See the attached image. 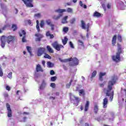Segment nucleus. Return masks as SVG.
<instances>
[{"mask_svg":"<svg viewBox=\"0 0 126 126\" xmlns=\"http://www.w3.org/2000/svg\"><path fill=\"white\" fill-rule=\"evenodd\" d=\"M50 99H52L53 100H55V97H53V96H50Z\"/></svg>","mask_w":126,"mask_h":126,"instance_id":"57","label":"nucleus"},{"mask_svg":"<svg viewBox=\"0 0 126 126\" xmlns=\"http://www.w3.org/2000/svg\"><path fill=\"white\" fill-rule=\"evenodd\" d=\"M47 25H49L51 28V30L54 31L55 30V25L52 23V20L51 19H47L45 21Z\"/></svg>","mask_w":126,"mask_h":126,"instance_id":"11","label":"nucleus"},{"mask_svg":"<svg viewBox=\"0 0 126 126\" xmlns=\"http://www.w3.org/2000/svg\"><path fill=\"white\" fill-rule=\"evenodd\" d=\"M36 70L37 72H39V71L43 72V69H42V67H41V65L40 64H38L36 65Z\"/></svg>","mask_w":126,"mask_h":126,"instance_id":"20","label":"nucleus"},{"mask_svg":"<svg viewBox=\"0 0 126 126\" xmlns=\"http://www.w3.org/2000/svg\"><path fill=\"white\" fill-rule=\"evenodd\" d=\"M45 55L44 56V58L45 59H48L49 60H51V59H52V57H51V56L49 55V54H47V53H46V52L44 53Z\"/></svg>","mask_w":126,"mask_h":126,"instance_id":"30","label":"nucleus"},{"mask_svg":"<svg viewBox=\"0 0 126 126\" xmlns=\"http://www.w3.org/2000/svg\"><path fill=\"white\" fill-rule=\"evenodd\" d=\"M102 6L104 10V11H106V5L105 4H102Z\"/></svg>","mask_w":126,"mask_h":126,"instance_id":"47","label":"nucleus"},{"mask_svg":"<svg viewBox=\"0 0 126 126\" xmlns=\"http://www.w3.org/2000/svg\"><path fill=\"white\" fill-rule=\"evenodd\" d=\"M66 4H67V5H71V3H70V2H67Z\"/></svg>","mask_w":126,"mask_h":126,"instance_id":"58","label":"nucleus"},{"mask_svg":"<svg viewBox=\"0 0 126 126\" xmlns=\"http://www.w3.org/2000/svg\"><path fill=\"white\" fill-rule=\"evenodd\" d=\"M118 49L117 52L116 53V55H114L112 56V60L115 63H119L121 62V54L123 53V50H122V45L119 43L117 44Z\"/></svg>","mask_w":126,"mask_h":126,"instance_id":"3","label":"nucleus"},{"mask_svg":"<svg viewBox=\"0 0 126 126\" xmlns=\"http://www.w3.org/2000/svg\"><path fill=\"white\" fill-rule=\"evenodd\" d=\"M116 43H117V35H115L113 37V38L112 40V46H115V45H116Z\"/></svg>","mask_w":126,"mask_h":126,"instance_id":"16","label":"nucleus"},{"mask_svg":"<svg viewBox=\"0 0 126 126\" xmlns=\"http://www.w3.org/2000/svg\"><path fill=\"white\" fill-rule=\"evenodd\" d=\"M78 43H80L81 46H82L83 47V49L85 47V46H84V43H83V41H81V40H79L78 41Z\"/></svg>","mask_w":126,"mask_h":126,"instance_id":"33","label":"nucleus"},{"mask_svg":"<svg viewBox=\"0 0 126 126\" xmlns=\"http://www.w3.org/2000/svg\"><path fill=\"white\" fill-rule=\"evenodd\" d=\"M67 18H68V16H64L63 19L62 21V23L63 24H65L67 23Z\"/></svg>","mask_w":126,"mask_h":126,"instance_id":"17","label":"nucleus"},{"mask_svg":"<svg viewBox=\"0 0 126 126\" xmlns=\"http://www.w3.org/2000/svg\"><path fill=\"white\" fill-rule=\"evenodd\" d=\"M52 47H53V48H54L55 50L58 51H61V49H62V48H63H63H64V47H63V45L59 44L57 41H55L52 43Z\"/></svg>","mask_w":126,"mask_h":126,"instance_id":"6","label":"nucleus"},{"mask_svg":"<svg viewBox=\"0 0 126 126\" xmlns=\"http://www.w3.org/2000/svg\"><path fill=\"white\" fill-rule=\"evenodd\" d=\"M8 77L9 78H11L12 77V72H9V73L8 74Z\"/></svg>","mask_w":126,"mask_h":126,"instance_id":"44","label":"nucleus"},{"mask_svg":"<svg viewBox=\"0 0 126 126\" xmlns=\"http://www.w3.org/2000/svg\"><path fill=\"white\" fill-rule=\"evenodd\" d=\"M69 45L70 48H71L72 49H74V46H73V44L72 43V42L71 41L69 42Z\"/></svg>","mask_w":126,"mask_h":126,"instance_id":"39","label":"nucleus"},{"mask_svg":"<svg viewBox=\"0 0 126 126\" xmlns=\"http://www.w3.org/2000/svg\"><path fill=\"white\" fill-rule=\"evenodd\" d=\"M55 12H57L58 13H60L58 16L57 15H54L52 17V18L54 20H59L63 15V12H66V9H56L55 10Z\"/></svg>","mask_w":126,"mask_h":126,"instance_id":"4","label":"nucleus"},{"mask_svg":"<svg viewBox=\"0 0 126 126\" xmlns=\"http://www.w3.org/2000/svg\"><path fill=\"white\" fill-rule=\"evenodd\" d=\"M79 95L80 96H81L82 95L83 96H84L85 95V93L84 92V90L82 89L79 91Z\"/></svg>","mask_w":126,"mask_h":126,"instance_id":"26","label":"nucleus"},{"mask_svg":"<svg viewBox=\"0 0 126 126\" xmlns=\"http://www.w3.org/2000/svg\"><path fill=\"white\" fill-rule=\"evenodd\" d=\"M79 4L80 6H83V3H82V1H80Z\"/></svg>","mask_w":126,"mask_h":126,"instance_id":"53","label":"nucleus"},{"mask_svg":"<svg viewBox=\"0 0 126 126\" xmlns=\"http://www.w3.org/2000/svg\"><path fill=\"white\" fill-rule=\"evenodd\" d=\"M85 126H89V124H88V123H85Z\"/></svg>","mask_w":126,"mask_h":126,"instance_id":"60","label":"nucleus"},{"mask_svg":"<svg viewBox=\"0 0 126 126\" xmlns=\"http://www.w3.org/2000/svg\"><path fill=\"white\" fill-rule=\"evenodd\" d=\"M72 81H73V80L72 79H71L69 83L66 85V88L67 89L70 88V86H71V83H72Z\"/></svg>","mask_w":126,"mask_h":126,"instance_id":"28","label":"nucleus"},{"mask_svg":"<svg viewBox=\"0 0 126 126\" xmlns=\"http://www.w3.org/2000/svg\"><path fill=\"white\" fill-rule=\"evenodd\" d=\"M24 35L23 38H22V42L23 43H25L26 42H27V41L26 40V32H25V30H21V32H19V35L20 36V37H22L23 35Z\"/></svg>","mask_w":126,"mask_h":126,"instance_id":"7","label":"nucleus"},{"mask_svg":"<svg viewBox=\"0 0 126 126\" xmlns=\"http://www.w3.org/2000/svg\"><path fill=\"white\" fill-rule=\"evenodd\" d=\"M51 81H56L57 80V76H53L51 78Z\"/></svg>","mask_w":126,"mask_h":126,"instance_id":"38","label":"nucleus"},{"mask_svg":"<svg viewBox=\"0 0 126 126\" xmlns=\"http://www.w3.org/2000/svg\"><path fill=\"white\" fill-rule=\"evenodd\" d=\"M67 12L68 13H72V9L71 8H67Z\"/></svg>","mask_w":126,"mask_h":126,"instance_id":"35","label":"nucleus"},{"mask_svg":"<svg viewBox=\"0 0 126 126\" xmlns=\"http://www.w3.org/2000/svg\"><path fill=\"white\" fill-rule=\"evenodd\" d=\"M23 114L24 115H29V113L28 112H24Z\"/></svg>","mask_w":126,"mask_h":126,"instance_id":"59","label":"nucleus"},{"mask_svg":"<svg viewBox=\"0 0 126 126\" xmlns=\"http://www.w3.org/2000/svg\"><path fill=\"white\" fill-rule=\"evenodd\" d=\"M36 25H39V21L38 20L36 21Z\"/></svg>","mask_w":126,"mask_h":126,"instance_id":"63","label":"nucleus"},{"mask_svg":"<svg viewBox=\"0 0 126 126\" xmlns=\"http://www.w3.org/2000/svg\"><path fill=\"white\" fill-rule=\"evenodd\" d=\"M6 106L7 110V117L8 118H11V117H12V110L10 108V105L8 103H6Z\"/></svg>","mask_w":126,"mask_h":126,"instance_id":"9","label":"nucleus"},{"mask_svg":"<svg viewBox=\"0 0 126 126\" xmlns=\"http://www.w3.org/2000/svg\"><path fill=\"white\" fill-rule=\"evenodd\" d=\"M49 37L50 38V39H54V34H51L50 35H49Z\"/></svg>","mask_w":126,"mask_h":126,"instance_id":"51","label":"nucleus"},{"mask_svg":"<svg viewBox=\"0 0 126 126\" xmlns=\"http://www.w3.org/2000/svg\"><path fill=\"white\" fill-rule=\"evenodd\" d=\"M46 48L47 49V51L49 52V53H50L51 54L54 53V50L50 46L47 45L46 46Z\"/></svg>","mask_w":126,"mask_h":126,"instance_id":"23","label":"nucleus"},{"mask_svg":"<svg viewBox=\"0 0 126 126\" xmlns=\"http://www.w3.org/2000/svg\"><path fill=\"white\" fill-rule=\"evenodd\" d=\"M89 101L87 100L86 101L85 106V112H87L88 111V109H89Z\"/></svg>","mask_w":126,"mask_h":126,"instance_id":"21","label":"nucleus"},{"mask_svg":"<svg viewBox=\"0 0 126 126\" xmlns=\"http://www.w3.org/2000/svg\"><path fill=\"white\" fill-rule=\"evenodd\" d=\"M63 69H64V70H67V68L66 67V66H63Z\"/></svg>","mask_w":126,"mask_h":126,"instance_id":"56","label":"nucleus"},{"mask_svg":"<svg viewBox=\"0 0 126 126\" xmlns=\"http://www.w3.org/2000/svg\"><path fill=\"white\" fill-rule=\"evenodd\" d=\"M98 111H99V108L98 107V104H95L94 106V114H97L98 113Z\"/></svg>","mask_w":126,"mask_h":126,"instance_id":"19","label":"nucleus"},{"mask_svg":"<svg viewBox=\"0 0 126 126\" xmlns=\"http://www.w3.org/2000/svg\"><path fill=\"white\" fill-rule=\"evenodd\" d=\"M118 40H119V41H120V42H122V35H118Z\"/></svg>","mask_w":126,"mask_h":126,"instance_id":"41","label":"nucleus"},{"mask_svg":"<svg viewBox=\"0 0 126 126\" xmlns=\"http://www.w3.org/2000/svg\"><path fill=\"white\" fill-rule=\"evenodd\" d=\"M46 82L45 81V80H43L42 81V84L39 86V89H40V90H43V89H44L46 87Z\"/></svg>","mask_w":126,"mask_h":126,"instance_id":"15","label":"nucleus"},{"mask_svg":"<svg viewBox=\"0 0 126 126\" xmlns=\"http://www.w3.org/2000/svg\"><path fill=\"white\" fill-rule=\"evenodd\" d=\"M73 63L75 65H77V64L79 63V61L78 60V59H77V58H74L73 59Z\"/></svg>","mask_w":126,"mask_h":126,"instance_id":"24","label":"nucleus"},{"mask_svg":"<svg viewBox=\"0 0 126 126\" xmlns=\"http://www.w3.org/2000/svg\"><path fill=\"white\" fill-rule=\"evenodd\" d=\"M46 35L47 37H49V36L51 35L50 32L49 31L47 32L46 33Z\"/></svg>","mask_w":126,"mask_h":126,"instance_id":"49","label":"nucleus"},{"mask_svg":"<svg viewBox=\"0 0 126 126\" xmlns=\"http://www.w3.org/2000/svg\"><path fill=\"white\" fill-rule=\"evenodd\" d=\"M42 63L43 65L44 66H45V63H46V62H45V61H43L42 62Z\"/></svg>","mask_w":126,"mask_h":126,"instance_id":"55","label":"nucleus"},{"mask_svg":"<svg viewBox=\"0 0 126 126\" xmlns=\"http://www.w3.org/2000/svg\"><path fill=\"white\" fill-rule=\"evenodd\" d=\"M19 92H20V91H17V95H19Z\"/></svg>","mask_w":126,"mask_h":126,"instance_id":"64","label":"nucleus"},{"mask_svg":"<svg viewBox=\"0 0 126 126\" xmlns=\"http://www.w3.org/2000/svg\"><path fill=\"white\" fill-rule=\"evenodd\" d=\"M93 16L94 17H101V13L95 11L93 14Z\"/></svg>","mask_w":126,"mask_h":126,"instance_id":"22","label":"nucleus"},{"mask_svg":"<svg viewBox=\"0 0 126 126\" xmlns=\"http://www.w3.org/2000/svg\"><path fill=\"white\" fill-rule=\"evenodd\" d=\"M76 19L75 18H72L70 21V22L71 23V24H73V23H74V22H75L76 21Z\"/></svg>","mask_w":126,"mask_h":126,"instance_id":"37","label":"nucleus"},{"mask_svg":"<svg viewBox=\"0 0 126 126\" xmlns=\"http://www.w3.org/2000/svg\"><path fill=\"white\" fill-rule=\"evenodd\" d=\"M17 25L15 24H13L12 25V29L13 30V31H16L17 30Z\"/></svg>","mask_w":126,"mask_h":126,"instance_id":"31","label":"nucleus"},{"mask_svg":"<svg viewBox=\"0 0 126 126\" xmlns=\"http://www.w3.org/2000/svg\"><path fill=\"white\" fill-rule=\"evenodd\" d=\"M1 40V46L2 48L5 47V42H7L8 44L10 43H14L15 40H16V37L15 36L9 35L6 36L5 35H2L0 38Z\"/></svg>","mask_w":126,"mask_h":126,"instance_id":"2","label":"nucleus"},{"mask_svg":"<svg viewBox=\"0 0 126 126\" xmlns=\"http://www.w3.org/2000/svg\"><path fill=\"white\" fill-rule=\"evenodd\" d=\"M63 32H65V33H66L67 32H68V28L67 27H64L63 29Z\"/></svg>","mask_w":126,"mask_h":126,"instance_id":"36","label":"nucleus"},{"mask_svg":"<svg viewBox=\"0 0 126 126\" xmlns=\"http://www.w3.org/2000/svg\"><path fill=\"white\" fill-rule=\"evenodd\" d=\"M107 8H108V9H111V5L110 4V3L107 4Z\"/></svg>","mask_w":126,"mask_h":126,"instance_id":"50","label":"nucleus"},{"mask_svg":"<svg viewBox=\"0 0 126 126\" xmlns=\"http://www.w3.org/2000/svg\"><path fill=\"white\" fill-rule=\"evenodd\" d=\"M3 96L4 97V98H8V93H4L3 94Z\"/></svg>","mask_w":126,"mask_h":126,"instance_id":"40","label":"nucleus"},{"mask_svg":"<svg viewBox=\"0 0 126 126\" xmlns=\"http://www.w3.org/2000/svg\"><path fill=\"white\" fill-rule=\"evenodd\" d=\"M107 73L106 72H100L99 74V79L100 81H103V76H105Z\"/></svg>","mask_w":126,"mask_h":126,"instance_id":"14","label":"nucleus"},{"mask_svg":"<svg viewBox=\"0 0 126 126\" xmlns=\"http://www.w3.org/2000/svg\"><path fill=\"white\" fill-rule=\"evenodd\" d=\"M27 50L28 53H29V54H30V55L32 56V48H31V47L27 46Z\"/></svg>","mask_w":126,"mask_h":126,"instance_id":"25","label":"nucleus"},{"mask_svg":"<svg viewBox=\"0 0 126 126\" xmlns=\"http://www.w3.org/2000/svg\"><path fill=\"white\" fill-rule=\"evenodd\" d=\"M35 36L37 37V38H35V42H41L42 38L44 37V35L41 33H36Z\"/></svg>","mask_w":126,"mask_h":126,"instance_id":"12","label":"nucleus"},{"mask_svg":"<svg viewBox=\"0 0 126 126\" xmlns=\"http://www.w3.org/2000/svg\"><path fill=\"white\" fill-rule=\"evenodd\" d=\"M34 17H37L38 18H40L41 17V13H38L37 14H35L34 15Z\"/></svg>","mask_w":126,"mask_h":126,"instance_id":"34","label":"nucleus"},{"mask_svg":"<svg viewBox=\"0 0 126 126\" xmlns=\"http://www.w3.org/2000/svg\"><path fill=\"white\" fill-rule=\"evenodd\" d=\"M81 27L82 29H84V30H87V34L86 37L88 38H89V28H90V23H88L87 25L85 24V22L84 21L82 20L81 21Z\"/></svg>","mask_w":126,"mask_h":126,"instance_id":"5","label":"nucleus"},{"mask_svg":"<svg viewBox=\"0 0 126 126\" xmlns=\"http://www.w3.org/2000/svg\"><path fill=\"white\" fill-rule=\"evenodd\" d=\"M28 23L29 24V25H31V24H32V22H31V20H28Z\"/></svg>","mask_w":126,"mask_h":126,"instance_id":"52","label":"nucleus"},{"mask_svg":"<svg viewBox=\"0 0 126 126\" xmlns=\"http://www.w3.org/2000/svg\"><path fill=\"white\" fill-rule=\"evenodd\" d=\"M36 30H37L38 33L40 32V26H39V25H36Z\"/></svg>","mask_w":126,"mask_h":126,"instance_id":"43","label":"nucleus"},{"mask_svg":"<svg viewBox=\"0 0 126 126\" xmlns=\"http://www.w3.org/2000/svg\"><path fill=\"white\" fill-rule=\"evenodd\" d=\"M10 87L9 86H6V90H7L8 91H10Z\"/></svg>","mask_w":126,"mask_h":126,"instance_id":"46","label":"nucleus"},{"mask_svg":"<svg viewBox=\"0 0 126 126\" xmlns=\"http://www.w3.org/2000/svg\"><path fill=\"white\" fill-rule=\"evenodd\" d=\"M46 53V49L42 47H40L37 50V55L38 57H41L42 55Z\"/></svg>","mask_w":126,"mask_h":126,"instance_id":"10","label":"nucleus"},{"mask_svg":"<svg viewBox=\"0 0 126 126\" xmlns=\"http://www.w3.org/2000/svg\"><path fill=\"white\" fill-rule=\"evenodd\" d=\"M116 78L113 77L111 80L108 82L107 89L104 88L103 89V91L106 96H110V101H113V99H114V91H112V90L113 89V86L116 84Z\"/></svg>","mask_w":126,"mask_h":126,"instance_id":"1","label":"nucleus"},{"mask_svg":"<svg viewBox=\"0 0 126 126\" xmlns=\"http://www.w3.org/2000/svg\"><path fill=\"white\" fill-rule=\"evenodd\" d=\"M96 75H97V71L96 70L94 71L92 73V76L91 77V78L92 79V78L96 76Z\"/></svg>","mask_w":126,"mask_h":126,"instance_id":"29","label":"nucleus"},{"mask_svg":"<svg viewBox=\"0 0 126 126\" xmlns=\"http://www.w3.org/2000/svg\"><path fill=\"white\" fill-rule=\"evenodd\" d=\"M74 98L77 102L76 103H74V105H75V106H76H76H78V103H79V102H80V98H79L78 97H76L75 96H74Z\"/></svg>","mask_w":126,"mask_h":126,"instance_id":"18","label":"nucleus"},{"mask_svg":"<svg viewBox=\"0 0 126 126\" xmlns=\"http://www.w3.org/2000/svg\"><path fill=\"white\" fill-rule=\"evenodd\" d=\"M99 86L100 87H104V86H105V84H100Z\"/></svg>","mask_w":126,"mask_h":126,"instance_id":"54","label":"nucleus"},{"mask_svg":"<svg viewBox=\"0 0 126 126\" xmlns=\"http://www.w3.org/2000/svg\"><path fill=\"white\" fill-rule=\"evenodd\" d=\"M47 65L49 66V67H52V63L50 62H47Z\"/></svg>","mask_w":126,"mask_h":126,"instance_id":"45","label":"nucleus"},{"mask_svg":"<svg viewBox=\"0 0 126 126\" xmlns=\"http://www.w3.org/2000/svg\"><path fill=\"white\" fill-rule=\"evenodd\" d=\"M50 86H51V87H52V88H56V84H55L54 83H52L50 84Z\"/></svg>","mask_w":126,"mask_h":126,"instance_id":"42","label":"nucleus"},{"mask_svg":"<svg viewBox=\"0 0 126 126\" xmlns=\"http://www.w3.org/2000/svg\"><path fill=\"white\" fill-rule=\"evenodd\" d=\"M50 74L51 75H54L55 74V71H54V70H51L50 71Z\"/></svg>","mask_w":126,"mask_h":126,"instance_id":"48","label":"nucleus"},{"mask_svg":"<svg viewBox=\"0 0 126 126\" xmlns=\"http://www.w3.org/2000/svg\"><path fill=\"white\" fill-rule=\"evenodd\" d=\"M80 109L81 110V111H82L83 110V106H81Z\"/></svg>","mask_w":126,"mask_h":126,"instance_id":"62","label":"nucleus"},{"mask_svg":"<svg viewBox=\"0 0 126 126\" xmlns=\"http://www.w3.org/2000/svg\"><path fill=\"white\" fill-rule=\"evenodd\" d=\"M108 105V98L105 97L103 99V108L104 109H106L107 108Z\"/></svg>","mask_w":126,"mask_h":126,"instance_id":"13","label":"nucleus"},{"mask_svg":"<svg viewBox=\"0 0 126 126\" xmlns=\"http://www.w3.org/2000/svg\"><path fill=\"white\" fill-rule=\"evenodd\" d=\"M56 96H59L60 95V93H56Z\"/></svg>","mask_w":126,"mask_h":126,"instance_id":"61","label":"nucleus"},{"mask_svg":"<svg viewBox=\"0 0 126 126\" xmlns=\"http://www.w3.org/2000/svg\"><path fill=\"white\" fill-rule=\"evenodd\" d=\"M68 39L66 37H64V39L62 40V43H63V45H65L67 43V41Z\"/></svg>","mask_w":126,"mask_h":126,"instance_id":"27","label":"nucleus"},{"mask_svg":"<svg viewBox=\"0 0 126 126\" xmlns=\"http://www.w3.org/2000/svg\"><path fill=\"white\" fill-rule=\"evenodd\" d=\"M45 25V22L44 20H41L40 23V26L41 28H44V26Z\"/></svg>","mask_w":126,"mask_h":126,"instance_id":"32","label":"nucleus"},{"mask_svg":"<svg viewBox=\"0 0 126 126\" xmlns=\"http://www.w3.org/2000/svg\"><path fill=\"white\" fill-rule=\"evenodd\" d=\"M22 1L25 3L27 7H33L34 5H33V0H22Z\"/></svg>","mask_w":126,"mask_h":126,"instance_id":"8","label":"nucleus"}]
</instances>
